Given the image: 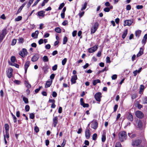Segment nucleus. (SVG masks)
<instances>
[{"instance_id":"54","label":"nucleus","mask_w":147,"mask_h":147,"mask_svg":"<svg viewBox=\"0 0 147 147\" xmlns=\"http://www.w3.org/2000/svg\"><path fill=\"white\" fill-rule=\"evenodd\" d=\"M131 9V6L129 5H128L126 6V9L127 10L129 11Z\"/></svg>"},{"instance_id":"37","label":"nucleus","mask_w":147,"mask_h":147,"mask_svg":"<svg viewBox=\"0 0 147 147\" xmlns=\"http://www.w3.org/2000/svg\"><path fill=\"white\" fill-rule=\"evenodd\" d=\"M26 4V3H23L22 5L20 7V8L18 9V13H19L20 11L22 10L23 7Z\"/></svg>"},{"instance_id":"48","label":"nucleus","mask_w":147,"mask_h":147,"mask_svg":"<svg viewBox=\"0 0 147 147\" xmlns=\"http://www.w3.org/2000/svg\"><path fill=\"white\" fill-rule=\"evenodd\" d=\"M91 34L94 33L96 30L93 27H92L90 29Z\"/></svg>"},{"instance_id":"53","label":"nucleus","mask_w":147,"mask_h":147,"mask_svg":"<svg viewBox=\"0 0 147 147\" xmlns=\"http://www.w3.org/2000/svg\"><path fill=\"white\" fill-rule=\"evenodd\" d=\"M34 115L33 113H31L30 114V119H33L34 117Z\"/></svg>"},{"instance_id":"63","label":"nucleus","mask_w":147,"mask_h":147,"mask_svg":"<svg viewBox=\"0 0 147 147\" xmlns=\"http://www.w3.org/2000/svg\"><path fill=\"white\" fill-rule=\"evenodd\" d=\"M106 62L108 63H110L111 61L110 60V58L109 57H106Z\"/></svg>"},{"instance_id":"61","label":"nucleus","mask_w":147,"mask_h":147,"mask_svg":"<svg viewBox=\"0 0 147 147\" xmlns=\"http://www.w3.org/2000/svg\"><path fill=\"white\" fill-rule=\"evenodd\" d=\"M43 43V40L42 39H40L38 41V43L40 45L42 44Z\"/></svg>"},{"instance_id":"22","label":"nucleus","mask_w":147,"mask_h":147,"mask_svg":"<svg viewBox=\"0 0 147 147\" xmlns=\"http://www.w3.org/2000/svg\"><path fill=\"white\" fill-rule=\"evenodd\" d=\"M144 50L142 48H140V50L138 53L137 55L136 56L137 57H139L141 56L143 53Z\"/></svg>"},{"instance_id":"49","label":"nucleus","mask_w":147,"mask_h":147,"mask_svg":"<svg viewBox=\"0 0 147 147\" xmlns=\"http://www.w3.org/2000/svg\"><path fill=\"white\" fill-rule=\"evenodd\" d=\"M16 60V57L15 56H12L11 58V61L13 63L15 62Z\"/></svg>"},{"instance_id":"60","label":"nucleus","mask_w":147,"mask_h":147,"mask_svg":"<svg viewBox=\"0 0 147 147\" xmlns=\"http://www.w3.org/2000/svg\"><path fill=\"white\" fill-rule=\"evenodd\" d=\"M52 95L53 97H56L57 95V94L54 91L53 92Z\"/></svg>"},{"instance_id":"44","label":"nucleus","mask_w":147,"mask_h":147,"mask_svg":"<svg viewBox=\"0 0 147 147\" xmlns=\"http://www.w3.org/2000/svg\"><path fill=\"white\" fill-rule=\"evenodd\" d=\"M13 82L14 83L17 85H19L21 83V82L20 81L18 80H15Z\"/></svg>"},{"instance_id":"42","label":"nucleus","mask_w":147,"mask_h":147,"mask_svg":"<svg viewBox=\"0 0 147 147\" xmlns=\"http://www.w3.org/2000/svg\"><path fill=\"white\" fill-rule=\"evenodd\" d=\"M22 19V17L21 16H18L17 18H15V21L16 22L19 21L21 20Z\"/></svg>"},{"instance_id":"38","label":"nucleus","mask_w":147,"mask_h":147,"mask_svg":"<svg viewBox=\"0 0 147 147\" xmlns=\"http://www.w3.org/2000/svg\"><path fill=\"white\" fill-rule=\"evenodd\" d=\"M128 136L131 138H134L136 136V135L135 134H131L130 133H128Z\"/></svg>"},{"instance_id":"25","label":"nucleus","mask_w":147,"mask_h":147,"mask_svg":"<svg viewBox=\"0 0 147 147\" xmlns=\"http://www.w3.org/2000/svg\"><path fill=\"white\" fill-rule=\"evenodd\" d=\"M144 86L143 85H140V91L139 92V93L140 94H142L144 90Z\"/></svg>"},{"instance_id":"47","label":"nucleus","mask_w":147,"mask_h":147,"mask_svg":"<svg viewBox=\"0 0 147 147\" xmlns=\"http://www.w3.org/2000/svg\"><path fill=\"white\" fill-rule=\"evenodd\" d=\"M67 41V37L65 36L64 37L63 40V44H66Z\"/></svg>"},{"instance_id":"6","label":"nucleus","mask_w":147,"mask_h":147,"mask_svg":"<svg viewBox=\"0 0 147 147\" xmlns=\"http://www.w3.org/2000/svg\"><path fill=\"white\" fill-rule=\"evenodd\" d=\"M98 45H96L94 47H91L88 49V52L90 53H92L96 51L98 48Z\"/></svg>"},{"instance_id":"51","label":"nucleus","mask_w":147,"mask_h":147,"mask_svg":"<svg viewBox=\"0 0 147 147\" xmlns=\"http://www.w3.org/2000/svg\"><path fill=\"white\" fill-rule=\"evenodd\" d=\"M65 4L64 3H61L59 6L58 9L59 10L61 9L64 6Z\"/></svg>"},{"instance_id":"57","label":"nucleus","mask_w":147,"mask_h":147,"mask_svg":"<svg viewBox=\"0 0 147 147\" xmlns=\"http://www.w3.org/2000/svg\"><path fill=\"white\" fill-rule=\"evenodd\" d=\"M51 45L50 44H48L46 45L45 46V48L47 49H49L51 48Z\"/></svg>"},{"instance_id":"59","label":"nucleus","mask_w":147,"mask_h":147,"mask_svg":"<svg viewBox=\"0 0 147 147\" xmlns=\"http://www.w3.org/2000/svg\"><path fill=\"white\" fill-rule=\"evenodd\" d=\"M57 65H55L52 67V69L53 71H55L57 70Z\"/></svg>"},{"instance_id":"26","label":"nucleus","mask_w":147,"mask_h":147,"mask_svg":"<svg viewBox=\"0 0 147 147\" xmlns=\"http://www.w3.org/2000/svg\"><path fill=\"white\" fill-rule=\"evenodd\" d=\"M87 5V2H85L84 3V4L82 5V7L81 8V10L82 11L83 10L85 9L86 8Z\"/></svg>"},{"instance_id":"64","label":"nucleus","mask_w":147,"mask_h":147,"mask_svg":"<svg viewBox=\"0 0 147 147\" xmlns=\"http://www.w3.org/2000/svg\"><path fill=\"white\" fill-rule=\"evenodd\" d=\"M136 8L138 9H142L143 7V6L142 5H138L136 6Z\"/></svg>"},{"instance_id":"62","label":"nucleus","mask_w":147,"mask_h":147,"mask_svg":"<svg viewBox=\"0 0 147 147\" xmlns=\"http://www.w3.org/2000/svg\"><path fill=\"white\" fill-rule=\"evenodd\" d=\"M66 144V140L65 139L63 140V142L61 144V146L62 147H64L65 145Z\"/></svg>"},{"instance_id":"7","label":"nucleus","mask_w":147,"mask_h":147,"mask_svg":"<svg viewBox=\"0 0 147 147\" xmlns=\"http://www.w3.org/2000/svg\"><path fill=\"white\" fill-rule=\"evenodd\" d=\"M91 127L94 129H96L97 128L98 123L96 120H94L91 122Z\"/></svg>"},{"instance_id":"10","label":"nucleus","mask_w":147,"mask_h":147,"mask_svg":"<svg viewBox=\"0 0 147 147\" xmlns=\"http://www.w3.org/2000/svg\"><path fill=\"white\" fill-rule=\"evenodd\" d=\"M13 72V69L12 68L10 67L8 69L7 75L9 78H10L12 77Z\"/></svg>"},{"instance_id":"1","label":"nucleus","mask_w":147,"mask_h":147,"mask_svg":"<svg viewBox=\"0 0 147 147\" xmlns=\"http://www.w3.org/2000/svg\"><path fill=\"white\" fill-rule=\"evenodd\" d=\"M127 138V135L126 132L125 131H120L118 134L119 140L121 142L126 140Z\"/></svg>"},{"instance_id":"24","label":"nucleus","mask_w":147,"mask_h":147,"mask_svg":"<svg viewBox=\"0 0 147 147\" xmlns=\"http://www.w3.org/2000/svg\"><path fill=\"white\" fill-rule=\"evenodd\" d=\"M24 82L25 85L29 89L31 88V85L28 81L25 80Z\"/></svg>"},{"instance_id":"58","label":"nucleus","mask_w":147,"mask_h":147,"mask_svg":"<svg viewBox=\"0 0 147 147\" xmlns=\"http://www.w3.org/2000/svg\"><path fill=\"white\" fill-rule=\"evenodd\" d=\"M104 10L105 11L108 12L110 11V8L109 7H106L104 9Z\"/></svg>"},{"instance_id":"16","label":"nucleus","mask_w":147,"mask_h":147,"mask_svg":"<svg viewBox=\"0 0 147 147\" xmlns=\"http://www.w3.org/2000/svg\"><path fill=\"white\" fill-rule=\"evenodd\" d=\"M58 117L57 116H56L55 117H53V125L55 127L56 126V125L58 123Z\"/></svg>"},{"instance_id":"50","label":"nucleus","mask_w":147,"mask_h":147,"mask_svg":"<svg viewBox=\"0 0 147 147\" xmlns=\"http://www.w3.org/2000/svg\"><path fill=\"white\" fill-rule=\"evenodd\" d=\"M84 11L80 12L78 14V15L80 17V18L82 17L84 15Z\"/></svg>"},{"instance_id":"2","label":"nucleus","mask_w":147,"mask_h":147,"mask_svg":"<svg viewBox=\"0 0 147 147\" xmlns=\"http://www.w3.org/2000/svg\"><path fill=\"white\" fill-rule=\"evenodd\" d=\"M142 142V140L139 139H137L132 140L131 144L133 146H136L137 147H142L141 145Z\"/></svg>"},{"instance_id":"40","label":"nucleus","mask_w":147,"mask_h":147,"mask_svg":"<svg viewBox=\"0 0 147 147\" xmlns=\"http://www.w3.org/2000/svg\"><path fill=\"white\" fill-rule=\"evenodd\" d=\"M23 100L25 103L27 104L28 103V99L27 98L23 97Z\"/></svg>"},{"instance_id":"4","label":"nucleus","mask_w":147,"mask_h":147,"mask_svg":"<svg viewBox=\"0 0 147 147\" xmlns=\"http://www.w3.org/2000/svg\"><path fill=\"white\" fill-rule=\"evenodd\" d=\"M28 53L27 50L25 49H23L22 51H20L19 53V54L22 57H24L25 56L27 55Z\"/></svg>"},{"instance_id":"33","label":"nucleus","mask_w":147,"mask_h":147,"mask_svg":"<svg viewBox=\"0 0 147 147\" xmlns=\"http://www.w3.org/2000/svg\"><path fill=\"white\" fill-rule=\"evenodd\" d=\"M131 99L133 100L136 98L138 96L137 94L136 93H135L131 95Z\"/></svg>"},{"instance_id":"5","label":"nucleus","mask_w":147,"mask_h":147,"mask_svg":"<svg viewBox=\"0 0 147 147\" xmlns=\"http://www.w3.org/2000/svg\"><path fill=\"white\" fill-rule=\"evenodd\" d=\"M101 94V93L100 92H97L95 94L94 97L97 101L98 102H100V98L102 97Z\"/></svg>"},{"instance_id":"46","label":"nucleus","mask_w":147,"mask_h":147,"mask_svg":"<svg viewBox=\"0 0 147 147\" xmlns=\"http://www.w3.org/2000/svg\"><path fill=\"white\" fill-rule=\"evenodd\" d=\"M67 59L66 58H65L63 59L62 61V65H64L67 62Z\"/></svg>"},{"instance_id":"12","label":"nucleus","mask_w":147,"mask_h":147,"mask_svg":"<svg viewBox=\"0 0 147 147\" xmlns=\"http://www.w3.org/2000/svg\"><path fill=\"white\" fill-rule=\"evenodd\" d=\"M90 136V131L89 128H86L85 131V136L87 139H89Z\"/></svg>"},{"instance_id":"3","label":"nucleus","mask_w":147,"mask_h":147,"mask_svg":"<svg viewBox=\"0 0 147 147\" xmlns=\"http://www.w3.org/2000/svg\"><path fill=\"white\" fill-rule=\"evenodd\" d=\"M7 34V30L6 29H4L2 30L0 34V40H2Z\"/></svg>"},{"instance_id":"45","label":"nucleus","mask_w":147,"mask_h":147,"mask_svg":"<svg viewBox=\"0 0 147 147\" xmlns=\"http://www.w3.org/2000/svg\"><path fill=\"white\" fill-rule=\"evenodd\" d=\"M97 137V134L95 133L93 134L92 135V140H96Z\"/></svg>"},{"instance_id":"39","label":"nucleus","mask_w":147,"mask_h":147,"mask_svg":"<svg viewBox=\"0 0 147 147\" xmlns=\"http://www.w3.org/2000/svg\"><path fill=\"white\" fill-rule=\"evenodd\" d=\"M55 31L57 32L60 33L61 32V29L59 27H57L55 28Z\"/></svg>"},{"instance_id":"15","label":"nucleus","mask_w":147,"mask_h":147,"mask_svg":"<svg viewBox=\"0 0 147 147\" xmlns=\"http://www.w3.org/2000/svg\"><path fill=\"white\" fill-rule=\"evenodd\" d=\"M140 102H141L140 100L139 101L136 100L135 102V106L138 107V109H140L143 106L139 103Z\"/></svg>"},{"instance_id":"32","label":"nucleus","mask_w":147,"mask_h":147,"mask_svg":"<svg viewBox=\"0 0 147 147\" xmlns=\"http://www.w3.org/2000/svg\"><path fill=\"white\" fill-rule=\"evenodd\" d=\"M142 126V123L141 121H139L138 123V127L140 128Z\"/></svg>"},{"instance_id":"31","label":"nucleus","mask_w":147,"mask_h":147,"mask_svg":"<svg viewBox=\"0 0 147 147\" xmlns=\"http://www.w3.org/2000/svg\"><path fill=\"white\" fill-rule=\"evenodd\" d=\"M100 80L97 79L94 80L93 81V84L94 86L96 85L97 83H100Z\"/></svg>"},{"instance_id":"55","label":"nucleus","mask_w":147,"mask_h":147,"mask_svg":"<svg viewBox=\"0 0 147 147\" xmlns=\"http://www.w3.org/2000/svg\"><path fill=\"white\" fill-rule=\"evenodd\" d=\"M16 42V39H14L13 40L11 45H14Z\"/></svg>"},{"instance_id":"18","label":"nucleus","mask_w":147,"mask_h":147,"mask_svg":"<svg viewBox=\"0 0 147 147\" xmlns=\"http://www.w3.org/2000/svg\"><path fill=\"white\" fill-rule=\"evenodd\" d=\"M140 102L143 104H147V97L144 96L142 98Z\"/></svg>"},{"instance_id":"21","label":"nucleus","mask_w":147,"mask_h":147,"mask_svg":"<svg viewBox=\"0 0 147 147\" xmlns=\"http://www.w3.org/2000/svg\"><path fill=\"white\" fill-rule=\"evenodd\" d=\"M142 69V68L141 67L139 68V69L138 70H136L134 71L133 72V74H134V76H136L137 74L138 73H139L141 71Z\"/></svg>"},{"instance_id":"41","label":"nucleus","mask_w":147,"mask_h":147,"mask_svg":"<svg viewBox=\"0 0 147 147\" xmlns=\"http://www.w3.org/2000/svg\"><path fill=\"white\" fill-rule=\"evenodd\" d=\"M115 147H122L120 142H117L115 144Z\"/></svg>"},{"instance_id":"36","label":"nucleus","mask_w":147,"mask_h":147,"mask_svg":"<svg viewBox=\"0 0 147 147\" xmlns=\"http://www.w3.org/2000/svg\"><path fill=\"white\" fill-rule=\"evenodd\" d=\"M5 132H8L9 130V126L7 124H6L5 125Z\"/></svg>"},{"instance_id":"27","label":"nucleus","mask_w":147,"mask_h":147,"mask_svg":"<svg viewBox=\"0 0 147 147\" xmlns=\"http://www.w3.org/2000/svg\"><path fill=\"white\" fill-rule=\"evenodd\" d=\"M127 29H126L123 32V34L122 35V38H123L124 39L126 37L127 33Z\"/></svg>"},{"instance_id":"52","label":"nucleus","mask_w":147,"mask_h":147,"mask_svg":"<svg viewBox=\"0 0 147 147\" xmlns=\"http://www.w3.org/2000/svg\"><path fill=\"white\" fill-rule=\"evenodd\" d=\"M25 109L26 111H29L30 110V107L28 105H27L25 106Z\"/></svg>"},{"instance_id":"34","label":"nucleus","mask_w":147,"mask_h":147,"mask_svg":"<svg viewBox=\"0 0 147 147\" xmlns=\"http://www.w3.org/2000/svg\"><path fill=\"white\" fill-rule=\"evenodd\" d=\"M42 60L44 62H47L48 61L49 59L47 56H44L42 58Z\"/></svg>"},{"instance_id":"17","label":"nucleus","mask_w":147,"mask_h":147,"mask_svg":"<svg viewBox=\"0 0 147 147\" xmlns=\"http://www.w3.org/2000/svg\"><path fill=\"white\" fill-rule=\"evenodd\" d=\"M30 64V62L29 61H27L24 65V69H25V73L26 74V73L27 69Z\"/></svg>"},{"instance_id":"20","label":"nucleus","mask_w":147,"mask_h":147,"mask_svg":"<svg viewBox=\"0 0 147 147\" xmlns=\"http://www.w3.org/2000/svg\"><path fill=\"white\" fill-rule=\"evenodd\" d=\"M38 34V31L36 30L34 32L32 33L31 36L32 37H34V38H36L37 37Z\"/></svg>"},{"instance_id":"9","label":"nucleus","mask_w":147,"mask_h":147,"mask_svg":"<svg viewBox=\"0 0 147 147\" xmlns=\"http://www.w3.org/2000/svg\"><path fill=\"white\" fill-rule=\"evenodd\" d=\"M133 22V20H126L124 22V26H130Z\"/></svg>"},{"instance_id":"28","label":"nucleus","mask_w":147,"mask_h":147,"mask_svg":"<svg viewBox=\"0 0 147 147\" xmlns=\"http://www.w3.org/2000/svg\"><path fill=\"white\" fill-rule=\"evenodd\" d=\"M147 39V34H146L143 37V39L142 40V43L145 44L146 43V40Z\"/></svg>"},{"instance_id":"13","label":"nucleus","mask_w":147,"mask_h":147,"mask_svg":"<svg viewBox=\"0 0 147 147\" xmlns=\"http://www.w3.org/2000/svg\"><path fill=\"white\" fill-rule=\"evenodd\" d=\"M39 58V55L38 54L34 55L31 59V61L32 62H35L38 60Z\"/></svg>"},{"instance_id":"30","label":"nucleus","mask_w":147,"mask_h":147,"mask_svg":"<svg viewBox=\"0 0 147 147\" xmlns=\"http://www.w3.org/2000/svg\"><path fill=\"white\" fill-rule=\"evenodd\" d=\"M106 139V134L105 133H104L102 135V138H101V140L103 142H104Z\"/></svg>"},{"instance_id":"35","label":"nucleus","mask_w":147,"mask_h":147,"mask_svg":"<svg viewBox=\"0 0 147 147\" xmlns=\"http://www.w3.org/2000/svg\"><path fill=\"white\" fill-rule=\"evenodd\" d=\"M98 24L97 22H96L94 23L93 26L92 27L94 28L96 30L98 28Z\"/></svg>"},{"instance_id":"14","label":"nucleus","mask_w":147,"mask_h":147,"mask_svg":"<svg viewBox=\"0 0 147 147\" xmlns=\"http://www.w3.org/2000/svg\"><path fill=\"white\" fill-rule=\"evenodd\" d=\"M77 79V76L76 75L73 76L71 77V84H74L76 82V80Z\"/></svg>"},{"instance_id":"56","label":"nucleus","mask_w":147,"mask_h":147,"mask_svg":"<svg viewBox=\"0 0 147 147\" xmlns=\"http://www.w3.org/2000/svg\"><path fill=\"white\" fill-rule=\"evenodd\" d=\"M42 88V86H40L38 88L36 89L35 90V92L36 93H37L40 90L41 88Z\"/></svg>"},{"instance_id":"29","label":"nucleus","mask_w":147,"mask_h":147,"mask_svg":"<svg viewBox=\"0 0 147 147\" xmlns=\"http://www.w3.org/2000/svg\"><path fill=\"white\" fill-rule=\"evenodd\" d=\"M141 31L140 30H138L135 32V35L137 38H139L141 33Z\"/></svg>"},{"instance_id":"19","label":"nucleus","mask_w":147,"mask_h":147,"mask_svg":"<svg viewBox=\"0 0 147 147\" xmlns=\"http://www.w3.org/2000/svg\"><path fill=\"white\" fill-rule=\"evenodd\" d=\"M52 80L47 81L45 85V88H47L50 87L51 85L52 84Z\"/></svg>"},{"instance_id":"8","label":"nucleus","mask_w":147,"mask_h":147,"mask_svg":"<svg viewBox=\"0 0 147 147\" xmlns=\"http://www.w3.org/2000/svg\"><path fill=\"white\" fill-rule=\"evenodd\" d=\"M135 115L136 116L139 118H142L144 117V114L143 113L139 111L136 112Z\"/></svg>"},{"instance_id":"11","label":"nucleus","mask_w":147,"mask_h":147,"mask_svg":"<svg viewBox=\"0 0 147 147\" xmlns=\"http://www.w3.org/2000/svg\"><path fill=\"white\" fill-rule=\"evenodd\" d=\"M45 11L44 10L40 11L37 12V14H36L38 16L39 18L40 17L42 18L44 17L45 16Z\"/></svg>"},{"instance_id":"23","label":"nucleus","mask_w":147,"mask_h":147,"mask_svg":"<svg viewBox=\"0 0 147 147\" xmlns=\"http://www.w3.org/2000/svg\"><path fill=\"white\" fill-rule=\"evenodd\" d=\"M127 119L131 121H133V117L132 115L130 113H129L127 117Z\"/></svg>"},{"instance_id":"43","label":"nucleus","mask_w":147,"mask_h":147,"mask_svg":"<svg viewBox=\"0 0 147 147\" xmlns=\"http://www.w3.org/2000/svg\"><path fill=\"white\" fill-rule=\"evenodd\" d=\"M33 0H30L27 3V7H29L31 5L32 3H33Z\"/></svg>"}]
</instances>
